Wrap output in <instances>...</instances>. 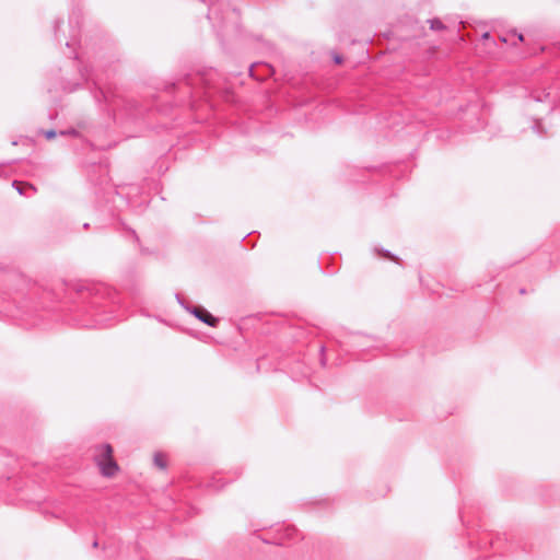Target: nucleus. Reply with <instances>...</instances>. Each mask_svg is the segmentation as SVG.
I'll use <instances>...</instances> for the list:
<instances>
[{
  "label": "nucleus",
  "mask_w": 560,
  "mask_h": 560,
  "mask_svg": "<svg viewBox=\"0 0 560 560\" xmlns=\"http://www.w3.org/2000/svg\"><path fill=\"white\" fill-rule=\"evenodd\" d=\"M335 61H336V63H341V57L336 56V57H335Z\"/></svg>",
  "instance_id": "obj_7"
},
{
  "label": "nucleus",
  "mask_w": 560,
  "mask_h": 560,
  "mask_svg": "<svg viewBox=\"0 0 560 560\" xmlns=\"http://www.w3.org/2000/svg\"><path fill=\"white\" fill-rule=\"evenodd\" d=\"M94 459L105 477H113L118 471V465L113 458V448L109 444L95 447Z\"/></svg>",
  "instance_id": "obj_1"
},
{
  "label": "nucleus",
  "mask_w": 560,
  "mask_h": 560,
  "mask_svg": "<svg viewBox=\"0 0 560 560\" xmlns=\"http://www.w3.org/2000/svg\"><path fill=\"white\" fill-rule=\"evenodd\" d=\"M383 255H384V257H386V258H392V259H394V258L389 255V253H388V252H384V254H383Z\"/></svg>",
  "instance_id": "obj_8"
},
{
  "label": "nucleus",
  "mask_w": 560,
  "mask_h": 560,
  "mask_svg": "<svg viewBox=\"0 0 560 560\" xmlns=\"http://www.w3.org/2000/svg\"><path fill=\"white\" fill-rule=\"evenodd\" d=\"M154 465L160 469H165L167 467V458L166 455L158 452L153 457Z\"/></svg>",
  "instance_id": "obj_3"
},
{
  "label": "nucleus",
  "mask_w": 560,
  "mask_h": 560,
  "mask_svg": "<svg viewBox=\"0 0 560 560\" xmlns=\"http://www.w3.org/2000/svg\"><path fill=\"white\" fill-rule=\"evenodd\" d=\"M13 186H15V188L19 191L20 195L30 196L27 194V190L35 191V188L32 185H30V184H24V183H20V182H13Z\"/></svg>",
  "instance_id": "obj_4"
},
{
  "label": "nucleus",
  "mask_w": 560,
  "mask_h": 560,
  "mask_svg": "<svg viewBox=\"0 0 560 560\" xmlns=\"http://www.w3.org/2000/svg\"><path fill=\"white\" fill-rule=\"evenodd\" d=\"M45 137H46L47 139H49V140H50V139H54V138L56 137V131H54V130H48V131H46V132H45Z\"/></svg>",
  "instance_id": "obj_6"
},
{
  "label": "nucleus",
  "mask_w": 560,
  "mask_h": 560,
  "mask_svg": "<svg viewBox=\"0 0 560 560\" xmlns=\"http://www.w3.org/2000/svg\"><path fill=\"white\" fill-rule=\"evenodd\" d=\"M430 23H431V28L432 30L439 31V30H443L444 28L443 23L440 20H438V19L431 20Z\"/></svg>",
  "instance_id": "obj_5"
},
{
  "label": "nucleus",
  "mask_w": 560,
  "mask_h": 560,
  "mask_svg": "<svg viewBox=\"0 0 560 560\" xmlns=\"http://www.w3.org/2000/svg\"><path fill=\"white\" fill-rule=\"evenodd\" d=\"M517 39H518V42H522L523 40V35L522 34H517Z\"/></svg>",
  "instance_id": "obj_9"
},
{
  "label": "nucleus",
  "mask_w": 560,
  "mask_h": 560,
  "mask_svg": "<svg viewBox=\"0 0 560 560\" xmlns=\"http://www.w3.org/2000/svg\"><path fill=\"white\" fill-rule=\"evenodd\" d=\"M191 313L198 318L200 319L201 322H203L205 324L211 326V327H214L218 323V319L215 317H213L209 312H207L205 308L202 307H194L191 310Z\"/></svg>",
  "instance_id": "obj_2"
}]
</instances>
